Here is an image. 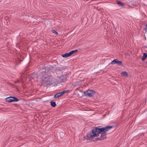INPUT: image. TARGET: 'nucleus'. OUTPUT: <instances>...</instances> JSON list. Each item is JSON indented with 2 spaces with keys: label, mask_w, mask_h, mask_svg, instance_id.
I'll list each match as a JSON object with an SVG mask.
<instances>
[{
  "label": "nucleus",
  "mask_w": 147,
  "mask_h": 147,
  "mask_svg": "<svg viewBox=\"0 0 147 147\" xmlns=\"http://www.w3.org/2000/svg\"><path fill=\"white\" fill-rule=\"evenodd\" d=\"M112 127V126H110L100 128L96 127L92 130V132L87 134V139L88 140L92 139L93 137L99 136V135L100 134V137L98 138L97 139L99 140H103L106 138V135L105 134L106 132Z\"/></svg>",
  "instance_id": "nucleus-1"
},
{
  "label": "nucleus",
  "mask_w": 147,
  "mask_h": 147,
  "mask_svg": "<svg viewBox=\"0 0 147 147\" xmlns=\"http://www.w3.org/2000/svg\"><path fill=\"white\" fill-rule=\"evenodd\" d=\"M84 93L86 96L91 97L94 95L95 92L93 90H88L84 92Z\"/></svg>",
  "instance_id": "nucleus-2"
},
{
  "label": "nucleus",
  "mask_w": 147,
  "mask_h": 147,
  "mask_svg": "<svg viewBox=\"0 0 147 147\" xmlns=\"http://www.w3.org/2000/svg\"><path fill=\"white\" fill-rule=\"evenodd\" d=\"M6 102H17L19 100L18 99L15 97L10 96L6 98L5 99Z\"/></svg>",
  "instance_id": "nucleus-3"
},
{
  "label": "nucleus",
  "mask_w": 147,
  "mask_h": 147,
  "mask_svg": "<svg viewBox=\"0 0 147 147\" xmlns=\"http://www.w3.org/2000/svg\"><path fill=\"white\" fill-rule=\"evenodd\" d=\"M67 75H62L59 77L58 82L60 83H61L65 82L67 80Z\"/></svg>",
  "instance_id": "nucleus-4"
},
{
  "label": "nucleus",
  "mask_w": 147,
  "mask_h": 147,
  "mask_svg": "<svg viewBox=\"0 0 147 147\" xmlns=\"http://www.w3.org/2000/svg\"><path fill=\"white\" fill-rule=\"evenodd\" d=\"M68 91V90H65L61 92L57 93L54 95V97L55 98H57L62 96L65 93L67 92Z\"/></svg>",
  "instance_id": "nucleus-5"
},
{
  "label": "nucleus",
  "mask_w": 147,
  "mask_h": 147,
  "mask_svg": "<svg viewBox=\"0 0 147 147\" xmlns=\"http://www.w3.org/2000/svg\"><path fill=\"white\" fill-rule=\"evenodd\" d=\"M111 64H117V65L120 66L122 65V62L121 61H119L117 59H114L111 62Z\"/></svg>",
  "instance_id": "nucleus-6"
},
{
  "label": "nucleus",
  "mask_w": 147,
  "mask_h": 147,
  "mask_svg": "<svg viewBox=\"0 0 147 147\" xmlns=\"http://www.w3.org/2000/svg\"><path fill=\"white\" fill-rule=\"evenodd\" d=\"M121 74L122 76L125 78H126L128 76L126 72H121Z\"/></svg>",
  "instance_id": "nucleus-7"
},
{
  "label": "nucleus",
  "mask_w": 147,
  "mask_h": 147,
  "mask_svg": "<svg viewBox=\"0 0 147 147\" xmlns=\"http://www.w3.org/2000/svg\"><path fill=\"white\" fill-rule=\"evenodd\" d=\"M147 57V54L144 53L143 54V56L142 58V61H144Z\"/></svg>",
  "instance_id": "nucleus-8"
},
{
  "label": "nucleus",
  "mask_w": 147,
  "mask_h": 147,
  "mask_svg": "<svg viewBox=\"0 0 147 147\" xmlns=\"http://www.w3.org/2000/svg\"><path fill=\"white\" fill-rule=\"evenodd\" d=\"M62 56L64 57H68L70 56V55L69 54V53H66L65 54L62 55Z\"/></svg>",
  "instance_id": "nucleus-9"
},
{
  "label": "nucleus",
  "mask_w": 147,
  "mask_h": 147,
  "mask_svg": "<svg viewBox=\"0 0 147 147\" xmlns=\"http://www.w3.org/2000/svg\"><path fill=\"white\" fill-rule=\"evenodd\" d=\"M51 105L53 107H55L56 106V104L55 102L53 101L50 102Z\"/></svg>",
  "instance_id": "nucleus-10"
},
{
  "label": "nucleus",
  "mask_w": 147,
  "mask_h": 147,
  "mask_svg": "<svg viewBox=\"0 0 147 147\" xmlns=\"http://www.w3.org/2000/svg\"><path fill=\"white\" fill-rule=\"evenodd\" d=\"M117 4H118L119 5L121 6H122L124 5L120 1H117Z\"/></svg>",
  "instance_id": "nucleus-11"
},
{
  "label": "nucleus",
  "mask_w": 147,
  "mask_h": 147,
  "mask_svg": "<svg viewBox=\"0 0 147 147\" xmlns=\"http://www.w3.org/2000/svg\"><path fill=\"white\" fill-rule=\"evenodd\" d=\"M78 51L77 50H75L72 51L70 52H69L70 55H71L72 54L75 53L76 52H77Z\"/></svg>",
  "instance_id": "nucleus-12"
},
{
  "label": "nucleus",
  "mask_w": 147,
  "mask_h": 147,
  "mask_svg": "<svg viewBox=\"0 0 147 147\" xmlns=\"http://www.w3.org/2000/svg\"><path fill=\"white\" fill-rule=\"evenodd\" d=\"M51 31L52 32L55 34H58L57 32L54 30H52Z\"/></svg>",
  "instance_id": "nucleus-13"
},
{
  "label": "nucleus",
  "mask_w": 147,
  "mask_h": 147,
  "mask_svg": "<svg viewBox=\"0 0 147 147\" xmlns=\"http://www.w3.org/2000/svg\"><path fill=\"white\" fill-rule=\"evenodd\" d=\"M144 32L145 33H146V32L147 31V28H144Z\"/></svg>",
  "instance_id": "nucleus-14"
},
{
  "label": "nucleus",
  "mask_w": 147,
  "mask_h": 147,
  "mask_svg": "<svg viewBox=\"0 0 147 147\" xmlns=\"http://www.w3.org/2000/svg\"><path fill=\"white\" fill-rule=\"evenodd\" d=\"M19 80H17L16 81H15L14 82L15 83H18L19 82Z\"/></svg>",
  "instance_id": "nucleus-15"
},
{
  "label": "nucleus",
  "mask_w": 147,
  "mask_h": 147,
  "mask_svg": "<svg viewBox=\"0 0 147 147\" xmlns=\"http://www.w3.org/2000/svg\"><path fill=\"white\" fill-rule=\"evenodd\" d=\"M47 0V2H48V0Z\"/></svg>",
  "instance_id": "nucleus-16"
},
{
  "label": "nucleus",
  "mask_w": 147,
  "mask_h": 147,
  "mask_svg": "<svg viewBox=\"0 0 147 147\" xmlns=\"http://www.w3.org/2000/svg\"><path fill=\"white\" fill-rule=\"evenodd\" d=\"M146 27H147V25H146Z\"/></svg>",
  "instance_id": "nucleus-17"
},
{
  "label": "nucleus",
  "mask_w": 147,
  "mask_h": 147,
  "mask_svg": "<svg viewBox=\"0 0 147 147\" xmlns=\"http://www.w3.org/2000/svg\"><path fill=\"white\" fill-rule=\"evenodd\" d=\"M55 1L56 0H54Z\"/></svg>",
  "instance_id": "nucleus-18"
}]
</instances>
